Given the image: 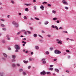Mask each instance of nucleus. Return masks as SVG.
I'll use <instances>...</instances> for the list:
<instances>
[{
  "label": "nucleus",
  "instance_id": "1",
  "mask_svg": "<svg viewBox=\"0 0 76 76\" xmlns=\"http://www.w3.org/2000/svg\"><path fill=\"white\" fill-rule=\"evenodd\" d=\"M61 51L58 50H55V54H61Z\"/></svg>",
  "mask_w": 76,
  "mask_h": 76
},
{
  "label": "nucleus",
  "instance_id": "2",
  "mask_svg": "<svg viewBox=\"0 0 76 76\" xmlns=\"http://www.w3.org/2000/svg\"><path fill=\"white\" fill-rule=\"evenodd\" d=\"M62 2L63 4H64L65 5H68V3L67 2V1H66L64 0H63L62 1Z\"/></svg>",
  "mask_w": 76,
  "mask_h": 76
},
{
  "label": "nucleus",
  "instance_id": "3",
  "mask_svg": "<svg viewBox=\"0 0 76 76\" xmlns=\"http://www.w3.org/2000/svg\"><path fill=\"white\" fill-rule=\"evenodd\" d=\"M15 47L17 50L20 49V47H19V46L18 45H16Z\"/></svg>",
  "mask_w": 76,
  "mask_h": 76
},
{
  "label": "nucleus",
  "instance_id": "4",
  "mask_svg": "<svg viewBox=\"0 0 76 76\" xmlns=\"http://www.w3.org/2000/svg\"><path fill=\"white\" fill-rule=\"evenodd\" d=\"M42 63L43 64H45V63H46V61H45V58L42 59Z\"/></svg>",
  "mask_w": 76,
  "mask_h": 76
},
{
  "label": "nucleus",
  "instance_id": "5",
  "mask_svg": "<svg viewBox=\"0 0 76 76\" xmlns=\"http://www.w3.org/2000/svg\"><path fill=\"white\" fill-rule=\"evenodd\" d=\"M40 73L42 75H45L46 74V72H45V71H43V72H41Z\"/></svg>",
  "mask_w": 76,
  "mask_h": 76
},
{
  "label": "nucleus",
  "instance_id": "6",
  "mask_svg": "<svg viewBox=\"0 0 76 76\" xmlns=\"http://www.w3.org/2000/svg\"><path fill=\"white\" fill-rule=\"evenodd\" d=\"M3 55L5 57H6V58L7 57V55L5 53H3Z\"/></svg>",
  "mask_w": 76,
  "mask_h": 76
},
{
  "label": "nucleus",
  "instance_id": "7",
  "mask_svg": "<svg viewBox=\"0 0 76 76\" xmlns=\"http://www.w3.org/2000/svg\"><path fill=\"white\" fill-rule=\"evenodd\" d=\"M44 6L43 5H41L40 6V9L42 10H44Z\"/></svg>",
  "mask_w": 76,
  "mask_h": 76
},
{
  "label": "nucleus",
  "instance_id": "8",
  "mask_svg": "<svg viewBox=\"0 0 76 76\" xmlns=\"http://www.w3.org/2000/svg\"><path fill=\"white\" fill-rule=\"evenodd\" d=\"M12 57L13 60H14V59H15V58H16V56L15 55H12Z\"/></svg>",
  "mask_w": 76,
  "mask_h": 76
},
{
  "label": "nucleus",
  "instance_id": "9",
  "mask_svg": "<svg viewBox=\"0 0 76 76\" xmlns=\"http://www.w3.org/2000/svg\"><path fill=\"white\" fill-rule=\"evenodd\" d=\"M15 27H18V26H19V24H18V23H17L15 25Z\"/></svg>",
  "mask_w": 76,
  "mask_h": 76
},
{
  "label": "nucleus",
  "instance_id": "10",
  "mask_svg": "<svg viewBox=\"0 0 76 76\" xmlns=\"http://www.w3.org/2000/svg\"><path fill=\"white\" fill-rule=\"evenodd\" d=\"M55 72H58V73L59 72V70H58V69H55Z\"/></svg>",
  "mask_w": 76,
  "mask_h": 76
},
{
  "label": "nucleus",
  "instance_id": "11",
  "mask_svg": "<svg viewBox=\"0 0 76 76\" xmlns=\"http://www.w3.org/2000/svg\"><path fill=\"white\" fill-rule=\"evenodd\" d=\"M35 48L36 50H38L39 49V47L37 46H35Z\"/></svg>",
  "mask_w": 76,
  "mask_h": 76
},
{
  "label": "nucleus",
  "instance_id": "12",
  "mask_svg": "<svg viewBox=\"0 0 76 76\" xmlns=\"http://www.w3.org/2000/svg\"><path fill=\"white\" fill-rule=\"evenodd\" d=\"M17 23H16V22L15 21H13L12 22V23L13 25H15Z\"/></svg>",
  "mask_w": 76,
  "mask_h": 76
},
{
  "label": "nucleus",
  "instance_id": "13",
  "mask_svg": "<svg viewBox=\"0 0 76 76\" xmlns=\"http://www.w3.org/2000/svg\"><path fill=\"white\" fill-rule=\"evenodd\" d=\"M23 62L24 63H28V61H26L25 60H23Z\"/></svg>",
  "mask_w": 76,
  "mask_h": 76
},
{
  "label": "nucleus",
  "instance_id": "14",
  "mask_svg": "<svg viewBox=\"0 0 76 76\" xmlns=\"http://www.w3.org/2000/svg\"><path fill=\"white\" fill-rule=\"evenodd\" d=\"M32 60H34V59L33 58L32 59L31 58H29V61H32Z\"/></svg>",
  "mask_w": 76,
  "mask_h": 76
},
{
  "label": "nucleus",
  "instance_id": "15",
  "mask_svg": "<svg viewBox=\"0 0 76 76\" xmlns=\"http://www.w3.org/2000/svg\"><path fill=\"white\" fill-rule=\"evenodd\" d=\"M46 73L47 75H51V73L50 72H46Z\"/></svg>",
  "mask_w": 76,
  "mask_h": 76
},
{
  "label": "nucleus",
  "instance_id": "16",
  "mask_svg": "<svg viewBox=\"0 0 76 76\" xmlns=\"http://www.w3.org/2000/svg\"><path fill=\"white\" fill-rule=\"evenodd\" d=\"M26 72H23V75L24 76L26 75Z\"/></svg>",
  "mask_w": 76,
  "mask_h": 76
},
{
  "label": "nucleus",
  "instance_id": "17",
  "mask_svg": "<svg viewBox=\"0 0 76 76\" xmlns=\"http://www.w3.org/2000/svg\"><path fill=\"white\" fill-rule=\"evenodd\" d=\"M25 10L26 12H28V11H29V10H28V8H26Z\"/></svg>",
  "mask_w": 76,
  "mask_h": 76
},
{
  "label": "nucleus",
  "instance_id": "18",
  "mask_svg": "<svg viewBox=\"0 0 76 76\" xmlns=\"http://www.w3.org/2000/svg\"><path fill=\"white\" fill-rule=\"evenodd\" d=\"M33 36L34 37H37V34H34L33 35Z\"/></svg>",
  "mask_w": 76,
  "mask_h": 76
},
{
  "label": "nucleus",
  "instance_id": "19",
  "mask_svg": "<svg viewBox=\"0 0 76 76\" xmlns=\"http://www.w3.org/2000/svg\"><path fill=\"white\" fill-rule=\"evenodd\" d=\"M2 42L3 43V44H4V43H6V41L4 40H2Z\"/></svg>",
  "mask_w": 76,
  "mask_h": 76
},
{
  "label": "nucleus",
  "instance_id": "20",
  "mask_svg": "<svg viewBox=\"0 0 76 76\" xmlns=\"http://www.w3.org/2000/svg\"><path fill=\"white\" fill-rule=\"evenodd\" d=\"M58 44H62L61 41H60L59 42H58Z\"/></svg>",
  "mask_w": 76,
  "mask_h": 76
},
{
  "label": "nucleus",
  "instance_id": "21",
  "mask_svg": "<svg viewBox=\"0 0 76 76\" xmlns=\"http://www.w3.org/2000/svg\"><path fill=\"white\" fill-rule=\"evenodd\" d=\"M24 4L26 6H30V5H31V4Z\"/></svg>",
  "mask_w": 76,
  "mask_h": 76
},
{
  "label": "nucleus",
  "instance_id": "22",
  "mask_svg": "<svg viewBox=\"0 0 76 76\" xmlns=\"http://www.w3.org/2000/svg\"><path fill=\"white\" fill-rule=\"evenodd\" d=\"M52 13H56V11H54V10H53L52 11Z\"/></svg>",
  "mask_w": 76,
  "mask_h": 76
},
{
  "label": "nucleus",
  "instance_id": "23",
  "mask_svg": "<svg viewBox=\"0 0 76 76\" xmlns=\"http://www.w3.org/2000/svg\"><path fill=\"white\" fill-rule=\"evenodd\" d=\"M12 67H16V65L15 64H12Z\"/></svg>",
  "mask_w": 76,
  "mask_h": 76
},
{
  "label": "nucleus",
  "instance_id": "24",
  "mask_svg": "<svg viewBox=\"0 0 76 76\" xmlns=\"http://www.w3.org/2000/svg\"><path fill=\"white\" fill-rule=\"evenodd\" d=\"M11 2L12 3V4H15V1H14L13 0L11 1Z\"/></svg>",
  "mask_w": 76,
  "mask_h": 76
},
{
  "label": "nucleus",
  "instance_id": "25",
  "mask_svg": "<svg viewBox=\"0 0 76 76\" xmlns=\"http://www.w3.org/2000/svg\"><path fill=\"white\" fill-rule=\"evenodd\" d=\"M43 4H47L48 3H47V2H43L42 3Z\"/></svg>",
  "mask_w": 76,
  "mask_h": 76
},
{
  "label": "nucleus",
  "instance_id": "26",
  "mask_svg": "<svg viewBox=\"0 0 76 76\" xmlns=\"http://www.w3.org/2000/svg\"><path fill=\"white\" fill-rule=\"evenodd\" d=\"M48 21H46L45 23V25H47V24H48Z\"/></svg>",
  "mask_w": 76,
  "mask_h": 76
},
{
  "label": "nucleus",
  "instance_id": "27",
  "mask_svg": "<svg viewBox=\"0 0 76 76\" xmlns=\"http://www.w3.org/2000/svg\"><path fill=\"white\" fill-rule=\"evenodd\" d=\"M62 32L63 33H67V34H68V33H67V31H62Z\"/></svg>",
  "mask_w": 76,
  "mask_h": 76
},
{
  "label": "nucleus",
  "instance_id": "28",
  "mask_svg": "<svg viewBox=\"0 0 76 76\" xmlns=\"http://www.w3.org/2000/svg\"><path fill=\"white\" fill-rule=\"evenodd\" d=\"M57 18H54L53 19V20H57Z\"/></svg>",
  "mask_w": 76,
  "mask_h": 76
},
{
  "label": "nucleus",
  "instance_id": "29",
  "mask_svg": "<svg viewBox=\"0 0 76 76\" xmlns=\"http://www.w3.org/2000/svg\"><path fill=\"white\" fill-rule=\"evenodd\" d=\"M2 29L3 30V31H6V28H2Z\"/></svg>",
  "mask_w": 76,
  "mask_h": 76
},
{
  "label": "nucleus",
  "instance_id": "30",
  "mask_svg": "<svg viewBox=\"0 0 76 76\" xmlns=\"http://www.w3.org/2000/svg\"><path fill=\"white\" fill-rule=\"evenodd\" d=\"M1 26H2V27H4V26H5L3 24H1Z\"/></svg>",
  "mask_w": 76,
  "mask_h": 76
},
{
  "label": "nucleus",
  "instance_id": "31",
  "mask_svg": "<svg viewBox=\"0 0 76 76\" xmlns=\"http://www.w3.org/2000/svg\"><path fill=\"white\" fill-rule=\"evenodd\" d=\"M0 20L1 21H4V20H5L3 19H0Z\"/></svg>",
  "mask_w": 76,
  "mask_h": 76
},
{
  "label": "nucleus",
  "instance_id": "32",
  "mask_svg": "<svg viewBox=\"0 0 76 76\" xmlns=\"http://www.w3.org/2000/svg\"><path fill=\"white\" fill-rule=\"evenodd\" d=\"M50 51H52V50H53V48H50Z\"/></svg>",
  "mask_w": 76,
  "mask_h": 76
},
{
  "label": "nucleus",
  "instance_id": "33",
  "mask_svg": "<svg viewBox=\"0 0 76 76\" xmlns=\"http://www.w3.org/2000/svg\"><path fill=\"white\" fill-rule=\"evenodd\" d=\"M46 54H49V53L48 51H46Z\"/></svg>",
  "mask_w": 76,
  "mask_h": 76
},
{
  "label": "nucleus",
  "instance_id": "34",
  "mask_svg": "<svg viewBox=\"0 0 76 76\" xmlns=\"http://www.w3.org/2000/svg\"><path fill=\"white\" fill-rule=\"evenodd\" d=\"M53 68H50L49 69V70H53Z\"/></svg>",
  "mask_w": 76,
  "mask_h": 76
},
{
  "label": "nucleus",
  "instance_id": "35",
  "mask_svg": "<svg viewBox=\"0 0 76 76\" xmlns=\"http://www.w3.org/2000/svg\"><path fill=\"white\" fill-rule=\"evenodd\" d=\"M19 71L20 72H22V71H23V69H19Z\"/></svg>",
  "mask_w": 76,
  "mask_h": 76
},
{
  "label": "nucleus",
  "instance_id": "36",
  "mask_svg": "<svg viewBox=\"0 0 76 76\" xmlns=\"http://www.w3.org/2000/svg\"><path fill=\"white\" fill-rule=\"evenodd\" d=\"M22 42L23 43H24V44H26V42H25L24 41H23Z\"/></svg>",
  "mask_w": 76,
  "mask_h": 76
},
{
  "label": "nucleus",
  "instance_id": "37",
  "mask_svg": "<svg viewBox=\"0 0 76 76\" xmlns=\"http://www.w3.org/2000/svg\"><path fill=\"white\" fill-rule=\"evenodd\" d=\"M55 27L56 29H57V30H58V27H57V26H55Z\"/></svg>",
  "mask_w": 76,
  "mask_h": 76
},
{
  "label": "nucleus",
  "instance_id": "38",
  "mask_svg": "<svg viewBox=\"0 0 76 76\" xmlns=\"http://www.w3.org/2000/svg\"><path fill=\"white\" fill-rule=\"evenodd\" d=\"M31 66H29L28 67V69H31Z\"/></svg>",
  "mask_w": 76,
  "mask_h": 76
},
{
  "label": "nucleus",
  "instance_id": "39",
  "mask_svg": "<svg viewBox=\"0 0 76 76\" xmlns=\"http://www.w3.org/2000/svg\"><path fill=\"white\" fill-rule=\"evenodd\" d=\"M35 19H36V20H39V18L36 17L35 18Z\"/></svg>",
  "mask_w": 76,
  "mask_h": 76
},
{
  "label": "nucleus",
  "instance_id": "40",
  "mask_svg": "<svg viewBox=\"0 0 76 76\" xmlns=\"http://www.w3.org/2000/svg\"><path fill=\"white\" fill-rule=\"evenodd\" d=\"M24 19H27V17L26 16H24Z\"/></svg>",
  "mask_w": 76,
  "mask_h": 76
},
{
  "label": "nucleus",
  "instance_id": "41",
  "mask_svg": "<svg viewBox=\"0 0 76 76\" xmlns=\"http://www.w3.org/2000/svg\"><path fill=\"white\" fill-rule=\"evenodd\" d=\"M20 32L17 33V35H19V34H20Z\"/></svg>",
  "mask_w": 76,
  "mask_h": 76
},
{
  "label": "nucleus",
  "instance_id": "42",
  "mask_svg": "<svg viewBox=\"0 0 76 76\" xmlns=\"http://www.w3.org/2000/svg\"><path fill=\"white\" fill-rule=\"evenodd\" d=\"M65 8L66 9V10H67V9H68V7H65Z\"/></svg>",
  "mask_w": 76,
  "mask_h": 76
},
{
  "label": "nucleus",
  "instance_id": "43",
  "mask_svg": "<svg viewBox=\"0 0 76 76\" xmlns=\"http://www.w3.org/2000/svg\"><path fill=\"white\" fill-rule=\"evenodd\" d=\"M51 27L52 28H55V26H54V25H52L51 26Z\"/></svg>",
  "mask_w": 76,
  "mask_h": 76
},
{
  "label": "nucleus",
  "instance_id": "44",
  "mask_svg": "<svg viewBox=\"0 0 76 76\" xmlns=\"http://www.w3.org/2000/svg\"><path fill=\"white\" fill-rule=\"evenodd\" d=\"M66 52H67V53H69V52H70V51L69 50H66Z\"/></svg>",
  "mask_w": 76,
  "mask_h": 76
},
{
  "label": "nucleus",
  "instance_id": "45",
  "mask_svg": "<svg viewBox=\"0 0 76 76\" xmlns=\"http://www.w3.org/2000/svg\"><path fill=\"white\" fill-rule=\"evenodd\" d=\"M48 6L49 7H51V5L50 4H48Z\"/></svg>",
  "mask_w": 76,
  "mask_h": 76
},
{
  "label": "nucleus",
  "instance_id": "46",
  "mask_svg": "<svg viewBox=\"0 0 76 76\" xmlns=\"http://www.w3.org/2000/svg\"><path fill=\"white\" fill-rule=\"evenodd\" d=\"M2 59L3 60H5V58L4 57L2 58Z\"/></svg>",
  "mask_w": 76,
  "mask_h": 76
},
{
  "label": "nucleus",
  "instance_id": "47",
  "mask_svg": "<svg viewBox=\"0 0 76 76\" xmlns=\"http://www.w3.org/2000/svg\"><path fill=\"white\" fill-rule=\"evenodd\" d=\"M34 10H37V8H36V7L34 6Z\"/></svg>",
  "mask_w": 76,
  "mask_h": 76
},
{
  "label": "nucleus",
  "instance_id": "48",
  "mask_svg": "<svg viewBox=\"0 0 76 76\" xmlns=\"http://www.w3.org/2000/svg\"><path fill=\"white\" fill-rule=\"evenodd\" d=\"M47 36L48 37H51V35L50 34L48 35Z\"/></svg>",
  "mask_w": 76,
  "mask_h": 76
},
{
  "label": "nucleus",
  "instance_id": "49",
  "mask_svg": "<svg viewBox=\"0 0 76 76\" xmlns=\"http://www.w3.org/2000/svg\"><path fill=\"white\" fill-rule=\"evenodd\" d=\"M18 49H17L15 51V52H19V51L18 50Z\"/></svg>",
  "mask_w": 76,
  "mask_h": 76
},
{
  "label": "nucleus",
  "instance_id": "50",
  "mask_svg": "<svg viewBox=\"0 0 76 76\" xmlns=\"http://www.w3.org/2000/svg\"><path fill=\"white\" fill-rule=\"evenodd\" d=\"M59 29H63V28H62V27H60Z\"/></svg>",
  "mask_w": 76,
  "mask_h": 76
},
{
  "label": "nucleus",
  "instance_id": "51",
  "mask_svg": "<svg viewBox=\"0 0 76 76\" xmlns=\"http://www.w3.org/2000/svg\"><path fill=\"white\" fill-rule=\"evenodd\" d=\"M57 23H60V22H59V21L58 20L56 21Z\"/></svg>",
  "mask_w": 76,
  "mask_h": 76
},
{
  "label": "nucleus",
  "instance_id": "52",
  "mask_svg": "<svg viewBox=\"0 0 76 76\" xmlns=\"http://www.w3.org/2000/svg\"><path fill=\"white\" fill-rule=\"evenodd\" d=\"M17 65L18 66H20V64H17Z\"/></svg>",
  "mask_w": 76,
  "mask_h": 76
},
{
  "label": "nucleus",
  "instance_id": "53",
  "mask_svg": "<svg viewBox=\"0 0 76 76\" xmlns=\"http://www.w3.org/2000/svg\"><path fill=\"white\" fill-rule=\"evenodd\" d=\"M50 66L51 67H53V65H50Z\"/></svg>",
  "mask_w": 76,
  "mask_h": 76
},
{
  "label": "nucleus",
  "instance_id": "54",
  "mask_svg": "<svg viewBox=\"0 0 76 76\" xmlns=\"http://www.w3.org/2000/svg\"><path fill=\"white\" fill-rule=\"evenodd\" d=\"M42 33H43V34H44V33H45V32H44V31H42Z\"/></svg>",
  "mask_w": 76,
  "mask_h": 76
},
{
  "label": "nucleus",
  "instance_id": "55",
  "mask_svg": "<svg viewBox=\"0 0 76 76\" xmlns=\"http://www.w3.org/2000/svg\"><path fill=\"white\" fill-rule=\"evenodd\" d=\"M7 37V38H9V35H7L6 36Z\"/></svg>",
  "mask_w": 76,
  "mask_h": 76
},
{
  "label": "nucleus",
  "instance_id": "56",
  "mask_svg": "<svg viewBox=\"0 0 76 76\" xmlns=\"http://www.w3.org/2000/svg\"><path fill=\"white\" fill-rule=\"evenodd\" d=\"M39 37H41V38H43V37H42L41 36V35H39Z\"/></svg>",
  "mask_w": 76,
  "mask_h": 76
},
{
  "label": "nucleus",
  "instance_id": "57",
  "mask_svg": "<svg viewBox=\"0 0 76 76\" xmlns=\"http://www.w3.org/2000/svg\"><path fill=\"white\" fill-rule=\"evenodd\" d=\"M66 73H69V71L68 70H66Z\"/></svg>",
  "mask_w": 76,
  "mask_h": 76
},
{
  "label": "nucleus",
  "instance_id": "58",
  "mask_svg": "<svg viewBox=\"0 0 76 76\" xmlns=\"http://www.w3.org/2000/svg\"><path fill=\"white\" fill-rule=\"evenodd\" d=\"M12 62H14V61H15V60H14V59L12 60Z\"/></svg>",
  "mask_w": 76,
  "mask_h": 76
},
{
  "label": "nucleus",
  "instance_id": "59",
  "mask_svg": "<svg viewBox=\"0 0 76 76\" xmlns=\"http://www.w3.org/2000/svg\"><path fill=\"white\" fill-rule=\"evenodd\" d=\"M59 41V39H57L56 40V41L57 42Z\"/></svg>",
  "mask_w": 76,
  "mask_h": 76
},
{
  "label": "nucleus",
  "instance_id": "60",
  "mask_svg": "<svg viewBox=\"0 0 76 76\" xmlns=\"http://www.w3.org/2000/svg\"><path fill=\"white\" fill-rule=\"evenodd\" d=\"M8 49L9 50H11V48H9Z\"/></svg>",
  "mask_w": 76,
  "mask_h": 76
},
{
  "label": "nucleus",
  "instance_id": "61",
  "mask_svg": "<svg viewBox=\"0 0 76 76\" xmlns=\"http://www.w3.org/2000/svg\"><path fill=\"white\" fill-rule=\"evenodd\" d=\"M33 2H34V3H35V2H36V0H33Z\"/></svg>",
  "mask_w": 76,
  "mask_h": 76
},
{
  "label": "nucleus",
  "instance_id": "62",
  "mask_svg": "<svg viewBox=\"0 0 76 76\" xmlns=\"http://www.w3.org/2000/svg\"><path fill=\"white\" fill-rule=\"evenodd\" d=\"M54 61H56L57 60V59H54L53 60Z\"/></svg>",
  "mask_w": 76,
  "mask_h": 76
},
{
  "label": "nucleus",
  "instance_id": "63",
  "mask_svg": "<svg viewBox=\"0 0 76 76\" xmlns=\"http://www.w3.org/2000/svg\"><path fill=\"white\" fill-rule=\"evenodd\" d=\"M40 41H41V42H43V40H40Z\"/></svg>",
  "mask_w": 76,
  "mask_h": 76
},
{
  "label": "nucleus",
  "instance_id": "64",
  "mask_svg": "<svg viewBox=\"0 0 76 76\" xmlns=\"http://www.w3.org/2000/svg\"><path fill=\"white\" fill-rule=\"evenodd\" d=\"M38 23L39 24H41V22H39Z\"/></svg>",
  "mask_w": 76,
  "mask_h": 76
}]
</instances>
